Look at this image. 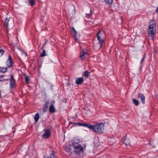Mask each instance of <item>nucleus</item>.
I'll use <instances>...</instances> for the list:
<instances>
[{"instance_id": "f257e3e1", "label": "nucleus", "mask_w": 158, "mask_h": 158, "mask_svg": "<svg viewBox=\"0 0 158 158\" xmlns=\"http://www.w3.org/2000/svg\"><path fill=\"white\" fill-rule=\"evenodd\" d=\"M156 22L154 20H152L149 23L148 35L153 41L156 32Z\"/></svg>"}, {"instance_id": "f03ea898", "label": "nucleus", "mask_w": 158, "mask_h": 158, "mask_svg": "<svg viewBox=\"0 0 158 158\" xmlns=\"http://www.w3.org/2000/svg\"><path fill=\"white\" fill-rule=\"evenodd\" d=\"M104 123H102L91 125L89 124V129L95 133H102L104 131Z\"/></svg>"}, {"instance_id": "7ed1b4c3", "label": "nucleus", "mask_w": 158, "mask_h": 158, "mask_svg": "<svg viewBox=\"0 0 158 158\" xmlns=\"http://www.w3.org/2000/svg\"><path fill=\"white\" fill-rule=\"evenodd\" d=\"M74 152L77 155L82 153L83 148L81 144H79L73 148Z\"/></svg>"}, {"instance_id": "20e7f679", "label": "nucleus", "mask_w": 158, "mask_h": 158, "mask_svg": "<svg viewBox=\"0 0 158 158\" xmlns=\"http://www.w3.org/2000/svg\"><path fill=\"white\" fill-rule=\"evenodd\" d=\"M97 40L100 45V47L101 48L102 46V44L104 42V40L102 39V34L100 30L96 34Z\"/></svg>"}, {"instance_id": "39448f33", "label": "nucleus", "mask_w": 158, "mask_h": 158, "mask_svg": "<svg viewBox=\"0 0 158 158\" xmlns=\"http://www.w3.org/2000/svg\"><path fill=\"white\" fill-rule=\"evenodd\" d=\"M10 81V87L11 89H14L16 88V84L15 83V79L13 76L12 75L10 76L9 79Z\"/></svg>"}, {"instance_id": "423d86ee", "label": "nucleus", "mask_w": 158, "mask_h": 158, "mask_svg": "<svg viewBox=\"0 0 158 158\" xmlns=\"http://www.w3.org/2000/svg\"><path fill=\"white\" fill-rule=\"evenodd\" d=\"M65 150L66 152H68L69 155H70L71 154L74 152L73 147L69 144L68 146L65 147Z\"/></svg>"}, {"instance_id": "0eeeda50", "label": "nucleus", "mask_w": 158, "mask_h": 158, "mask_svg": "<svg viewBox=\"0 0 158 158\" xmlns=\"http://www.w3.org/2000/svg\"><path fill=\"white\" fill-rule=\"evenodd\" d=\"M88 55V54L86 52L82 51L80 52L79 57L83 61Z\"/></svg>"}, {"instance_id": "6e6552de", "label": "nucleus", "mask_w": 158, "mask_h": 158, "mask_svg": "<svg viewBox=\"0 0 158 158\" xmlns=\"http://www.w3.org/2000/svg\"><path fill=\"white\" fill-rule=\"evenodd\" d=\"M13 64L12 58L10 55H9L8 59L6 62V64L8 67H10L13 66Z\"/></svg>"}, {"instance_id": "1a4fd4ad", "label": "nucleus", "mask_w": 158, "mask_h": 158, "mask_svg": "<svg viewBox=\"0 0 158 158\" xmlns=\"http://www.w3.org/2000/svg\"><path fill=\"white\" fill-rule=\"evenodd\" d=\"M45 132L43 134V137L47 139L49 138L50 136L51 133L49 130L48 129H46L44 130Z\"/></svg>"}, {"instance_id": "9d476101", "label": "nucleus", "mask_w": 158, "mask_h": 158, "mask_svg": "<svg viewBox=\"0 0 158 158\" xmlns=\"http://www.w3.org/2000/svg\"><path fill=\"white\" fill-rule=\"evenodd\" d=\"M80 142V140L78 139H74L71 141V143L70 144L73 147H74L77 146H78L80 144L79 143Z\"/></svg>"}, {"instance_id": "9b49d317", "label": "nucleus", "mask_w": 158, "mask_h": 158, "mask_svg": "<svg viewBox=\"0 0 158 158\" xmlns=\"http://www.w3.org/2000/svg\"><path fill=\"white\" fill-rule=\"evenodd\" d=\"M84 81V79L82 77H80L77 78L76 80L75 83L77 85H81Z\"/></svg>"}, {"instance_id": "f8f14e48", "label": "nucleus", "mask_w": 158, "mask_h": 158, "mask_svg": "<svg viewBox=\"0 0 158 158\" xmlns=\"http://www.w3.org/2000/svg\"><path fill=\"white\" fill-rule=\"evenodd\" d=\"M75 124L79 126L89 128V124L88 123H82L80 122L76 123Z\"/></svg>"}, {"instance_id": "ddd939ff", "label": "nucleus", "mask_w": 158, "mask_h": 158, "mask_svg": "<svg viewBox=\"0 0 158 158\" xmlns=\"http://www.w3.org/2000/svg\"><path fill=\"white\" fill-rule=\"evenodd\" d=\"M47 158H57L55 156V153L53 151H51L50 153L48 156L47 157Z\"/></svg>"}, {"instance_id": "4468645a", "label": "nucleus", "mask_w": 158, "mask_h": 158, "mask_svg": "<svg viewBox=\"0 0 158 158\" xmlns=\"http://www.w3.org/2000/svg\"><path fill=\"white\" fill-rule=\"evenodd\" d=\"M72 30L71 31V33L75 37V39L76 40H77V32L75 29L74 27H72Z\"/></svg>"}, {"instance_id": "2eb2a0df", "label": "nucleus", "mask_w": 158, "mask_h": 158, "mask_svg": "<svg viewBox=\"0 0 158 158\" xmlns=\"http://www.w3.org/2000/svg\"><path fill=\"white\" fill-rule=\"evenodd\" d=\"M49 104V102L48 101H47L45 102L43 107L44 112H45L47 111L48 108V106Z\"/></svg>"}, {"instance_id": "dca6fc26", "label": "nucleus", "mask_w": 158, "mask_h": 158, "mask_svg": "<svg viewBox=\"0 0 158 158\" xmlns=\"http://www.w3.org/2000/svg\"><path fill=\"white\" fill-rule=\"evenodd\" d=\"M138 98H140L141 99V100L142 101V103L143 104L145 103V97L144 96L143 94H141V93L139 94Z\"/></svg>"}, {"instance_id": "f3484780", "label": "nucleus", "mask_w": 158, "mask_h": 158, "mask_svg": "<svg viewBox=\"0 0 158 158\" xmlns=\"http://www.w3.org/2000/svg\"><path fill=\"white\" fill-rule=\"evenodd\" d=\"M49 110V111L52 113H54L55 112V109L53 105L51 104L50 105Z\"/></svg>"}, {"instance_id": "a211bd4d", "label": "nucleus", "mask_w": 158, "mask_h": 158, "mask_svg": "<svg viewBox=\"0 0 158 158\" xmlns=\"http://www.w3.org/2000/svg\"><path fill=\"white\" fill-rule=\"evenodd\" d=\"M90 73V72H89L87 70H86L84 72L83 76L85 78H88L89 77Z\"/></svg>"}, {"instance_id": "6ab92c4d", "label": "nucleus", "mask_w": 158, "mask_h": 158, "mask_svg": "<svg viewBox=\"0 0 158 158\" xmlns=\"http://www.w3.org/2000/svg\"><path fill=\"white\" fill-rule=\"evenodd\" d=\"M9 18H6V19L5 21V22L4 23V25L6 27H8V22H9Z\"/></svg>"}, {"instance_id": "aec40b11", "label": "nucleus", "mask_w": 158, "mask_h": 158, "mask_svg": "<svg viewBox=\"0 0 158 158\" xmlns=\"http://www.w3.org/2000/svg\"><path fill=\"white\" fill-rule=\"evenodd\" d=\"M105 3L110 6H111L113 2V0H104Z\"/></svg>"}, {"instance_id": "412c9836", "label": "nucleus", "mask_w": 158, "mask_h": 158, "mask_svg": "<svg viewBox=\"0 0 158 158\" xmlns=\"http://www.w3.org/2000/svg\"><path fill=\"white\" fill-rule=\"evenodd\" d=\"M7 71V68H4L2 67H0V72L4 73L6 72Z\"/></svg>"}, {"instance_id": "4be33fe9", "label": "nucleus", "mask_w": 158, "mask_h": 158, "mask_svg": "<svg viewBox=\"0 0 158 158\" xmlns=\"http://www.w3.org/2000/svg\"><path fill=\"white\" fill-rule=\"evenodd\" d=\"M24 76L25 77V82L27 83L28 84L30 81V78L29 77L27 76L26 74H24Z\"/></svg>"}, {"instance_id": "5701e85b", "label": "nucleus", "mask_w": 158, "mask_h": 158, "mask_svg": "<svg viewBox=\"0 0 158 158\" xmlns=\"http://www.w3.org/2000/svg\"><path fill=\"white\" fill-rule=\"evenodd\" d=\"M133 102L134 105L136 106H138L139 103V101L136 99L133 98L132 100Z\"/></svg>"}, {"instance_id": "b1692460", "label": "nucleus", "mask_w": 158, "mask_h": 158, "mask_svg": "<svg viewBox=\"0 0 158 158\" xmlns=\"http://www.w3.org/2000/svg\"><path fill=\"white\" fill-rule=\"evenodd\" d=\"M43 52L40 54V57H44L46 56L45 50L43 49Z\"/></svg>"}, {"instance_id": "393cba45", "label": "nucleus", "mask_w": 158, "mask_h": 158, "mask_svg": "<svg viewBox=\"0 0 158 158\" xmlns=\"http://www.w3.org/2000/svg\"><path fill=\"white\" fill-rule=\"evenodd\" d=\"M29 2L31 6L33 5L35 3V1L34 0H29Z\"/></svg>"}, {"instance_id": "a878e982", "label": "nucleus", "mask_w": 158, "mask_h": 158, "mask_svg": "<svg viewBox=\"0 0 158 158\" xmlns=\"http://www.w3.org/2000/svg\"><path fill=\"white\" fill-rule=\"evenodd\" d=\"M5 52L4 50L2 49H0V56H2Z\"/></svg>"}, {"instance_id": "bb28decb", "label": "nucleus", "mask_w": 158, "mask_h": 158, "mask_svg": "<svg viewBox=\"0 0 158 158\" xmlns=\"http://www.w3.org/2000/svg\"><path fill=\"white\" fill-rule=\"evenodd\" d=\"M86 17L87 18H88L91 16L92 15V13L91 12V10H90V12L89 13L86 14Z\"/></svg>"}, {"instance_id": "cd10ccee", "label": "nucleus", "mask_w": 158, "mask_h": 158, "mask_svg": "<svg viewBox=\"0 0 158 158\" xmlns=\"http://www.w3.org/2000/svg\"><path fill=\"white\" fill-rule=\"evenodd\" d=\"M39 115L38 113H36L35 115L34 118H39Z\"/></svg>"}, {"instance_id": "c85d7f7f", "label": "nucleus", "mask_w": 158, "mask_h": 158, "mask_svg": "<svg viewBox=\"0 0 158 158\" xmlns=\"http://www.w3.org/2000/svg\"><path fill=\"white\" fill-rule=\"evenodd\" d=\"M126 136H123V143H124L126 145H127L126 143H125V141L126 139Z\"/></svg>"}, {"instance_id": "c756f323", "label": "nucleus", "mask_w": 158, "mask_h": 158, "mask_svg": "<svg viewBox=\"0 0 158 158\" xmlns=\"http://www.w3.org/2000/svg\"><path fill=\"white\" fill-rule=\"evenodd\" d=\"M145 56H143V58H142V59H141V60L140 61V63L141 64H142L143 62V61H144V59H145Z\"/></svg>"}, {"instance_id": "7c9ffc66", "label": "nucleus", "mask_w": 158, "mask_h": 158, "mask_svg": "<svg viewBox=\"0 0 158 158\" xmlns=\"http://www.w3.org/2000/svg\"><path fill=\"white\" fill-rule=\"evenodd\" d=\"M8 81V79H0V81H3V82H4L5 81Z\"/></svg>"}, {"instance_id": "2f4dec72", "label": "nucleus", "mask_w": 158, "mask_h": 158, "mask_svg": "<svg viewBox=\"0 0 158 158\" xmlns=\"http://www.w3.org/2000/svg\"><path fill=\"white\" fill-rule=\"evenodd\" d=\"M67 99L65 98L63 99L62 100V102L65 103H66L67 102Z\"/></svg>"}, {"instance_id": "473e14b6", "label": "nucleus", "mask_w": 158, "mask_h": 158, "mask_svg": "<svg viewBox=\"0 0 158 158\" xmlns=\"http://www.w3.org/2000/svg\"><path fill=\"white\" fill-rule=\"evenodd\" d=\"M35 122L34 123V124H36V123L38 121L39 119H35Z\"/></svg>"}, {"instance_id": "72a5a7b5", "label": "nucleus", "mask_w": 158, "mask_h": 158, "mask_svg": "<svg viewBox=\"0 0 158 158\" xmlns=\"http://www.w3.org/2000/svg\"><path fill=\"white\" fill-rule=\"evenodd\" d=\"M46 43H45L42 46V50H43V49H44V46L46 45Z\"/></svg>"}, {"instance_id": "f704fd0d", "label": "nucleus", "mask_w": 158, "mask_h": 158, "mask_svg": "<svg viewBox=\"0 0 158 158\" xmlns=\"http://www.w3.org/2000/svg\"><path fill=\"white\" fill-rule=\"evenodd\" d=\"M156 11L157 13H158V6L156 8Z\"/></svg>"}, {"instance_id": "c9c22d12", "label": "nucleus", "mask_w": 158, "mask_h": 158, "mask_svg": "<svg viewBox=\"0 0 158 158\" xmlns=\"http://www.w3.org/2000/svg\"><path fill=\"white\" fill-rule=\"evenodd\" d=\"M47 40L45 39V43H47Z\"/></svg>"}, {"instance_id": "e433bc0d", "label": "nucleus", "mask_w": 158, "mask_h": 158, "mask_svg": "<svg viewBox=\"0 0 158 158\" xmlns=\"http://www.w3.org/2000/svg\"><path fill=\"white\" fill-rule=\"evenodd\" d=\"M3 76V75H2V76H0V78H2Z\"/></svg>"}, {"instance_id": "4c0bfd02", "label": "nucleus", "mask_w": 158, "mask_h": 158, "mask_svg": "<svg viewBox=\"0 0 158 158\" xmlns=\"http://www.w3.org/2000/svg\"><path fill=\"white\" fill-rule=\"evenodd\" d=\"M1 48V46H0V48Z\"/></svg>"}]
</instances>
